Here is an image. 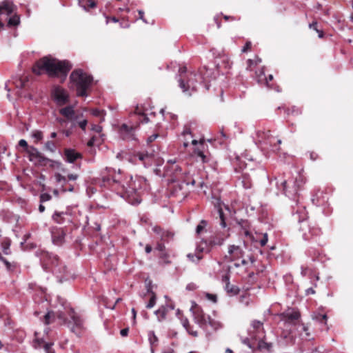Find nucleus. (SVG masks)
I'll use <instances>...</instances> for the list:
<instances>
[{"label": "nucleus", "instance_id": "obj_1", "mask_svg": "<svg viewBox=\"0 0 353 353\" xmlns=\"http://www.w3.org/2000/svg\"><path fill=\"white\" fill-rule=\"evenodd\" d=\"M101 185L115 189L121 196L132 205H138L141 201V193L148 188L147 180L141 176L130 177L125 186L123 181L121 170L105 168L101 173Z\"/></svg>", "mask_w": 353, "mask_h": 353}, {"label": "nucleus", "instance_id": "obj_2", "mask_svg": "<svg viewBox=\"0 0 353 353\" xmlns=\"http://www.w3.org/2000/svg\"><path fill=\"white\" fill-rule=\"evenodd\" d=\"M72 65L68 61H59L50 56H46L39 59L32 66V72L37 75L46 72L50 77L63 75L66 77L71 70Z\"/></svg>", "mask_w": 353, "mask_h": 353}, {"label": "nucleus", "instance_id": "obj_3", "mask_svg": "<svg viewBox=\"0 0 353 353\" xmlns=\"http://www.w3.org/2000/svg\"><path fill=\"white\" fill-rule=\"evenodd\" d=\"M292 216L294 221H297L300 224L299 231L304 240L310 241L321 235V228L311 226L307 220V213L305 205L296 203V207L292 206Z\"/></svg>", "mask_w": 353, "mask_h": 353}, {"label": "nucleus", "instance_id": "obj_4", "mask_svg": "<svg viewBox=\"0 0 353 353\" xmlns=\"http://www.w3.org/2000/svg\"><path fill=\"white\" fill-rule=\"evenodd\" d=\"M275 179L277 189L281 190L286 196L293 200L294 205H292V207H296V203L302 205L299 199V192L305 183L304 178L301 174L297 173L294 177L288 176V179L276 178Z\"/></svg>", "mask_w": 353, "mask_h": 353}, {"label": "nucleus", "instance_id": "obj_5", "mask_svg": "<svg viewBox=\"0 0 353 353\" xmlns=\"http://www.w3.org/2000/svg\"><path fill=\"white\" fill-rule=\"evenodd\" d=\"M93 77L84 72L81 69H77L72 72L70 75V83L71 87L76 89L78 97H86L87 90L91 86Z\"/></svg>", "mask_w": 353, "mask_h": 353}, {"label": "nucleus", "instance_id": "obj_6", "mask_svg": "<svg viewBox=\"0 0 353 353\" xmlns=\"http://www.w3.org/2000/svg\"><path fill=\"white\" fill-rule=\"evenodd\" d=\"M190 311L192 313L194 322L203 329L210 326L214 330H217L221 327L220 322L212 319L209 315L206 314L201 306L197 305L194 301L192 302Z\"/></svg>", "mask_w": 353, "mask_h": 353}, {"label": "nucleus", "instance_id": "obj_7", "mask_svg": "<svg viewBox=\"0 0 353 353\" xmlns=\"http://www.w3.org/2000/svg\"><path fill=\"white\" fill-rule=\"evenodd\" d=\"M37 255L39 257L41 266L46 272H52L55 275H59L61 272V268H59L60 259L57 254L46 250H40L37 252Z\"/></svg>", "mask_w": 353, "mask_h": 353}, {"label": "nucleus", "instance_id": "obj_8", "mask_svg": "<svg viewBox=\"0 0 353 353\" xmlns=\"http://www.w3.org/2000/svg\"><path fill=\"white\" fill-rule=\"evenodd\" d=\"M203 81V77L200 73L190 72L185 78L182 76L178 79L179 86L183 92L188 96H191L192 93L196 91L198 85H201Z\"/></svg>", "mask_w": 353, "mask_h": 353}, {"label": "nucleus", "instance_id": "obj_9", "mask_svg": "<svg viewBox=\"0 0 353 353\" xmlns=\"http://www.w3.org/2000/svg\"><path fill=\"white\" fill-rule=\"evenodd\" d=\"M69 315L70 320L68 321L64 314L60 312L57 315V318L61 321V323L67 325L72 332L78 334L83 327V321L72 308L70 309Z\"/></svg>", "mask_w": 353, "mask_h": 353}, {"label": "nucleus", "instance_id": "obj_10", "mask_svg": "<svg viewBox=\"0 0 353 353\" xmlns=\"http://www.w3.org/2000/svg\"><path fill=\"white\" fill-rule=\"evenodd\" d=\"M158 148H154V145H149L148 148L137 152L134 157L142 162L145 167L151 166L157 159Z\"/></svg>", "mask_w": 353, "mask_h": 353}, {"label": "nucleus", "instance_id": "obj_11", "mask_svg": "<svg viewBox=\"0 0 353 353\" xmlns=\"http://www.w3.org/2000/svg\"><path fill=\"white\" fill-rule=\"evenodd\" d=\"M258 141L261 143H263L264 144L269 145L270 147H272V150L274 151L279 150V148L275 145L276 142L279 145L281 143V140L279 139H276L273 137L270 130L263 131L259 130L256 132Z\"/></svg>", "mask_w": 353, "mask_h": 353}, {"label": "nucleus", "instance_id": "obj_12", "mask_svg": "<svg viewBox=\"0 0 353 353\" xmlns=\"http://www.w3.org/2000/svg\"><path fill=\"white\" fill-rule=\"evenodd\" d=\"M164 297L166 300L165 303L161 305L159 308L154 312V314L157 316L159 322H162L165 320L168 314L175 308V305L173 301L167 295Z\"/></svg>", "mask_w": 353, "mask_h": 353}, {"label": "nucleus", "instance_id": "obj_13", "mask_svg": "<svg viewBox=\"0 0 353 353\" xmlns=\"http://www.w3.org/2000/svg\"><path fill=\"white\" fill-rule=\"evenodd\" d=\"M52 96L57 105L59 106L65 105L69 100L67 91L59 86L53 89Z\"/></svg>", "mask_w": 353, "mask_h": 353}, {"label": "nucleus", "instance_id": "obj_14", "mask_svg": "<svg viewBox=\"0 0 353 353\" xmlns=\"http://www.w3.org/2000/svg\"><path fill=\"white\" fill-rule=\"evenodd\" d=\"M27 154L28 155L29 160L35 164H45L50 161L34 146L30 147Z\"/></svg>", "mask_w": 353, "mask_h": 353}, {"label": "nucleus", "instance_id": "obj_15", "mask_svg": "<svg viewBox=\"0 0 353 353\" xmlns=\"http://www.w3.org/2000/svg\"><path fill=\"white\" fill-rule=\"evenodd\" d=\"M281 320L290 324H295L301 317L299 311L294 308H290L280 314Z\"/></svg>", "mask_w": 353, "mask_h": 353}, {"label": "nucleus", "instance_id": "obj_16", "mask_svg": "<svg viewBox=\"0 0 353 353\" xmlns=\"http://www.w3.org/2000/svg\"><path fill=\"white\" fill-rule=\"evenodd\" d=\"M51 235L53 244L60 246L64 243L65 232L63 228H53L51 231Z\"/></svg>", "mask_w": 353, "mask_h": 353}, {"label": "nucleus", "instance_id": "obj_17", "mask_svg": "<svg viewBox=\"0 0 353 353\" xmlns=\"http://www.w3.org/2000/svg\"><path fill=\"white\" fill-rule=\"evenodd\" d=\"M205 139L203 138L201 139L199 141V147L196 148L194 151L193 154L195 157H196L197 159H199V160L205 163L210 161V157L208 155H205L203 152V149L205 147Z\"/></svg>", "mask_w": 353, "mask_h": 353}, {"label": "nucleus", "instance_id": "obj_18", "mask_svg": "<svg viewBox=\"0 0 353 353\" xmlns=\"http://www.w3.org/2000/svg\"><path fill=\"white\" fill-rule=\"evenodd\" d=\"M181 136L184 139L183 143L184 148H187L189 145L190 141L193 145H196L199 143L197 140L192 139L193 136L190 130V127L188 125L184 126L183 130L181 132Z\"/></svg>", "mask_w": 353, "mask_h": 353}, {"label": "nucleus", "instance_id": "obj_19", "mask_svg": "<svg viewBox=\"0 0 353 353\" xmlns=\"http://www.w3.org/2000/svg\"><path fill=\"white\" fill-rule=\"evenodd\" d=\"M134 130L135 128L134 127L123 124L120 128L121 137L125 140H133L135 139Z\"/></svg>", "mask_w": 353, "mask_h": 353}, {"label": "nucleus", "instance_id": "obj_20", "mask_svg": "<svg viewBox=\"0 0 353 353\" xmlns=\"http://www.w3.org/2000/svg\"><path fill=\"white\" fill-rule=\"evenodd\" d=\"M152 231L157 234L160 236L162 241H169L174 237V232L170 230H165L159 226H154L152 228Z\"/></svg>", "mask_w": 353, "mask_h": 353}, {"label": "nucleus", "instance_id": "obj_21", "mask_svg": "<svg viewBox=\"0 0 353 353\" xmlns=\"http://www.w3.org/2000/svg\"><path fill=\"white\" fill-rule=\"evenodd\" d=\"M222 281L225 283V290L230 296H235L239 293V288L230 283L229 275L225 274L223 276Z\"/></svg>", "mask_w": 353, "mask_h": 353}, {"label": "nucleus", "instance_id": "obj_22", "mask_svg": "<svg viewBox=\"0 0 353 353\" xmlns=\"http://www.w3.org/2000/svg\"><path fill=\"white\" fill-rule=\"evenodd\" d=\"M228 254L230 255V261H235L243 257L244 252L239 245H230L228 247Z\"/></svg>", "mask_w": 353, "mask_h": 353}, {"label": "nucleus", "instance_id": "obj_23", "mask_svg": "<svg viewBox=\"0 0 353 353\" xmlns=\"http://www.w3.org/2000/svg\"><path fill=\"white\" fill-rule=\"evenodd\" d=\"M16 6L10 0H3L0 3V14H11L15 10Z\"/></svg>", "mask_w": 353, "mask_h": 353}, {"label": "nucleus", "instance_id": "obj_24", "mask_svg": "<svg viewBox=\"0 0 353 353\" xmlns=\"http://www.w3.org/2000/svg\"><path fill=\"white\" fill-rule=\"evenodd\" d=\"M328 197L327 194H324L323 192L317 190L316 193L312 196V202L316 206L323 205L327 203Z\"/></svg>", "mask_w": 353, "mask_h": 353}, {"label": "nucleus", "instance_id": "obj_25", "mask_svg": "<svg viewBox=\"0 0 353 353\" xmlns=\"http://www.w3.org/2000/svg\"><path fill=\"white\" fill-rule=\"evenodd\" d=\"M181 168L178 165H174L172 167H167L165 170V175L171 177V181H175L181 174Z\"/></svg>", "mask_w": 353, "mask_h": 353}, {"label": "nucleus", "instance_id": "obj_26", "mask_svg": "<svg viewBox=\"0 0 353 353\" xmlns=\"http://www.w3.org/2000/svg\"><path fill=\"white\" fill-rule=\"evenodd\" d=\"M52 220L58 224H63L70 221V214L67 212L55 211L53 214Z\"/></svg>", "mask_w": 353, "mask_h": 353}, {"label": "nucleus", "instance_id": "obj_27", "mask_svg": "<svg viewBox=\"0 0 353 353\" xmlns=\"http://www.w3.org/2000/svg\"><path fill=\"white\" fill-rule=\"evenodd\" d=\"M65 159L67 162L72 163L77 159L82 157L81 154L74 149L66 148L64 150Z\"/></svg>", "mask_w": 353, "mask_h": 353}, {"label": "nucleus", "instance_id": "obj_28", "mask_svg": "<svg viewBox=\"0 0 353 353\" xmlns=\"http://www.w3.org/2000/svg\"><path fill=\"white\" fill-rule=\"evenodd\" d=\"M238 183L241 185L244 189H250L252 187V181L249 174L243 172L238 179Z\"/></svg>", "mask_w": 353, "mask_h": 353}, {"label": "nucleus", "instance_id": "obj_29", "mask_svg": "<svg viewBox=\"0 0 353 353\" xmlns=\"http://www.w3.org/2000/svg\"><path fill=\"white\" fill-rule=\"evenodd\" d=\"M251 327L253 329V332L254 333V336L256 337L257 334H264V328H263V322L254 320L251 323Z\"/></svg>", "mask_w": 353, "mask_h": 353}, {"label": "nucleus", "instance_id": "obj_30", "mask_svg": "<svg viewBox=\"0 0 353 353\" xmlns=\"http://www.w3.org/2000/svg\"><path fill=\"white\" fill-rule=\"evenodd\" d=\"M147 292L151 295L149 302L146 305L148 309L153 307L157 302V296L154 292L152 290L151 282L150 281L146 284Z\"/></svg>", "mask_w": 353, "mask_h": 353}, {"label": "nucleus", "instance_id": "obj_31", "mask_svg": "<svg viewBox=\"0 0 353 353\" xmlns=\"http://www.w3.org/2000/svg\"><path fill=\"white\" fill-rule=\"evenodd\" d=\"M59 268H61V272L59 275H56L59 279V282L62 283L63 281L67 280L70 278L69 272L67 270L66 266L59 260Z\"/></svg>", "mask_w": 353, "mask_h": 353}, {"label": "nucleus", "instance_id": "obj_32", "mask_svg": "<svg viewBox=\"0 0 353 353\" xmlns=\"http://www.w3.org/2000/svg\"><path fill=\"white\" fill-rule=\"evenodd\" d=\"M59 113L68 120L74 119V110L72 106L69 105L60 109Z\"/></svg>", "mask_w": 353, "mask_h": 353}, {"label": "nucleus", "instance_id": "obj_33", "mask_svg": "<svg viewBox=\"0 0 353 353\" xmlns=\"http://www.w3.org/2000/svg\"><path fill=\"white\" fill-rule=\"evenodd\" d=\"M241 226V233L243 234L245 237H252V233L250 231V225L248 221L241 220L239 223Z\"/></svg>", "mask_w": 353, "mask_h": 353}, {"label": "nucleus", "instance_id": "obj_34", "mask_svg": "<svg viewBox=\"0 0 353 353\" xmlns=\"http://www.w3.org/2000/svg\"><path fill=\"white\" fill-rule=\"evenodd\" d=\"M181 321L183 327L190 335L194 337L198 336V332L193 330V327L190 324L189 320L187 318H182Z\"/></svg>", "mask_w": 353, "mask_h": 353}, {"label": "nucleus", "instance_id": "obj_35", "mask_svg": "<svg viewBox=\"0 0 353 353\" xmlns=\"http://www.w3.org/2000/svg\"><path fill=\"white\" fill-rule=\"evenodd\" d=\"M54 179L57 183V185L59 187L60 190H61L63 187L68 184V181L66 177L62 176L59 173H56L54 174Z\"/></svg>", "mask_w": 353, "mask_h": 353}, {"label": "nucleus", "instance_id": "obj_36", "mask_svg": "<svg viewBox=\"0 0 353 353\" xmlns=\"http://www.w3.org/2000/svg\"><path fill=\"white\" fill-rule=\"evenodd\" d=\"M148 341L152 347L157 345L159 341L158 337L156 336L154 331H150L148 332ZM151 353H154V350L151 347Z\"/></svg>", "mask_w": 353, "mask_h": 353}, {"label": "nucleus", "instance_id": "obj_37", "mask_svg": "<svg viewBox=\"0 0 353 353\" xmlns=\"http://www.w3.org/2000/svg\"><path fill=\"white\" fill-rule=\"evenodd\" d=\"M10 244H11V241L8 238H5L2 241L1 248H2L3 252L4 254L8 255L10 254V252H11L10 250Z\"/></svg>", "mask_w": 353, "mask_h": 353}, {"label": "nucleus", "instance_id": "obj_38", "mask_svg": "<svg viewBox=\"0 0 353 353\" xmlns=\"http://www.w3.org/2000/svg\"><path fill=\"white\" fill-rule=\"evenodd\" d=\"M272 347V344L271 343H268L263 339L259 340L258 343V348L260 350H265L268 352H270Z\"/></svg>", "mask_w": 353, "mask_h": 353}, {"label": "nucleus", "instance_id": "obj_39", "mask_svg": "<svg viewBox=\"0 0 353 353\" xmlns=\"http://www.w3.org/2000/svg\"><path fill=\"white\" fill-rule=\"evenodd\" d=\"M310 29H312L316 31L318 33V37L320 39L324 37V32L323 30L318 28V23L316 21H313L312 23L309 24Z\"/></svg>", "mask_w": 353, "mask_h": 353}, {"label": "nucleus", "instance_id": "obj_40", "mask_svg": "<svg viewBox=\"0 0 353 353\" xmlns=\"http://www.w3.org/2000/svg\"><path fill=\"white\" fill-rule=\"evenodd\" d=\"M59 312H57V314H55L54 312H48L46 315L44 316V319H43V322L46 325H49L50 324L53 319H54L55 317V314H57V316L58 315Z\"/></svg>", "mask_w": 353, "mask_h": 353}, {"label": "nucleus", "instance_id": "obj_41", "mask_svg": "<svg viewBox=\"0 0 353 353\" xmlns=\"http://www.w3.org/2000/svg\"><path fill=\"white\" fill-rule=\"evenodd\" d=\"M20 23V17L18 14H14L10 17L8 21V26L10 27L17 26Z\"/></svg>", "mask_w": 353, "mask_h": 353}, {"label": "nucleus", "instance_id": "obj_42", "mask_svg": "<svg viewBox=\"0 0 353 353\" xmlns=\"http://www.w3.org/2000/svg\"><path fill=\"white\" fill-rule=\"evenodd\" d=\"M31 137L35 140V142H39L43 139V134L41 130H35L32 131Z\"/></svg>", "mask_w": 353, "mask_h": 353}, {"label": "nucleus", "instance_id": "obj_43", "mask_svg": "<svg viewBox=\"0 0 353 353\" xmlns=\"http://www.w3.org/2000/svg\"><path fill=\"white\" fill-rule=\"evenodd\" d=\"M187 257L189 259L190 261L194 263H198L201 259H203V255L202 254L200 253H190L187 255Z\"/></svg>", "mask_w": 353, "mask_h": 353}, {"label": "nucleus", "instance_id": "obj_44", "mask_svg": "<svg viewBox=\"0 0 353 353\" xmlns=\"http://www.w3.org/2000/svg\"><path fill=\"white\" fill-rule=\"evenodd\" d=\"M313 319L316 320V321L319 322L320 323L326 324L327 323V316L326 314H316L313 315Z\"/></svg>", "mask_w": 353, "mask_h": 353}, {"label": "nucleus", "instance_id": "obj_45", "mask_svg": "<svg viewBox=\"0 0 353 353\" xmlns=\"http://www.w3.org/2000/svg\"><path fill=\"white\" fill-rule=\"evenodd\" d=\"M44 149L47 151L54 153L56 151L57 146L54 141H48L44 145Z\"/></svg>", "mask_w": 353, "mask_h": 353}, {"label": "nucleus", "instance_id": "obj_46", "mask_svg": "<svg viewBox=\"0 0 353 353\" xmlns=\"http://www.w3.org/2000/svg\"><path fill=\"white\" fill-rule=\"evenodd\" d=\"M217 211H218V214H219V219H220V225L222 228H225L227 225H226L225 217L223 211L221 208H219L217 210Z\"/></svg>", "mask_w": 353, "mask_h": 353}, {"label": "nucleus", "instance_id": "obj_47", "mask_svg": "<svg viewBox=\"0 0 353 353\" xmlns=\"http://www.w3.org/2000/svg\"><path fill=\"white\" fill-rule=\"evenodd\" d=\"M208 223L205 220H201L199 224L196 228V233L200 234L207 226Z\"/></svg>", "mask_w": 353, "mask_h": 353}, {"label": "nucleus", "instance_id": "obj_48", "mask_svg": "<svg viewBox=\"0 0 353 353\" xmlns=\"http://www.w3.org/2000/svg\"><path fill=\"white\" fill-rule=\"evenodd\" d=\"M81 6L85 10L89 11L90 9L96 7V2L94 0H87L85 3Z\"/></svg>", "mask_w": 353, "mask_h": 353}, {"label": "nucleus", "instance_id": "obj_49", "mask_svg": "<svg viewBox=\"0 0 353 353\" xmlns=\"http://www.w3.org/2000/svg\"><path fill=\"white\" fill-rule=\"evenodd\" d=\"M285 112L288 115H290V114L299 115V114H301V110L295 106H293L291 108L286 109Z\"/></svg>", "mask_w": 353, "mask_h": 353}, {"label": "nucleus", "instance_id": "obj_50", "mask_svg": "<svg viewBox=\"0 0 353 353\" xmlns=\"http://www.w3.org/2000/svg\"><path fill=\"white\" fill-rule=\"evenodd\" d=\"M228 236L229 234H227L225 237H215L211 241V243L214 245H221Z\"/></svg>", "mask_w": 353, "mask_h": 353}, {"label": "nucleus", "instance_id": "obj_51", "mask_svg": "<svg viewBox=\"0 0 353 353\" xmlns=\"http://www.w3.org/2000/svg\"><path fill=\"white\" fill-rule=\"evenodd\" d=\"M268 235L267 233H263L261 234V236H260V239H259V243L260 244L261 246H265L266 245V243H268Z\"/></svg>", "mask_w": 353, "mask_h": 353}, {"label": "nucleus", "instance_id": "obj_52", "mask_svg": "<svg viewBox=\"0 0 353 353\" xmlns=\"http://www.w3.org/2000/svg\"><path fill=\"white\" fill-rule=\"evenodd\" d=\"M252 236L253 238L246 237V239L248 241H250L252 243H257L259 241L261 233L256 232L254 234L252 233Z\"/></svg>", "mask_w": 353, "mask_h": 353}, {"label": "nucleus", "instance_id": "obj_53", "mask_svg": "<svg viewBox=\"0 0 353 353\" xmlns=\"http://www.w3.org/2000/svg\"><path fill=\"white\" fill-rule=\"evenodd\" d=\"M52 199V196L48 193H42L40 194L39 199L41 203H44L50 201Z\"/></svg>", "mask_w": 353, "mask_h": 353}, {"label": "nucleus", "instance_id": "obj_54", "mask_svg": "<svg viewBox=\"0 0 353 353\" xmlns=\"http://www.w3.org/2000/svg\"><path fill=\"white\" fill-rule=\"evenodd\" d=\"M53 343H46L43 345V349L46 353H55L54 350L52 348Z\"/></svg>", "mask_w": 353, "mask_h": 353}, {"label": "nucleus", "instance_id": "obj_55", "mask_svg": "<svg viewBox=\"0 0 353 353\" xmlns=\"http://www.w3.org/2000/svg\"><path fill=\"white\" fill-rule=\"evenodd\" d=\"M19 146L24 148L27 152L30 146H28L27 141L25 139H21L18 143Z\"/></svg>", "mask_w": 353, "mask_h": 353}, {"label": "nucleus", "instance_id": "obj_56", "mask_svg": "<svg viewBox=\"0 0 353 353\" xmlns=\"http://www.w3.org/2000/svg\"><path fill=\"white\" fill-rule=\"evenodd\" d=\"M205 297L210 301L216 303L217 302V296L216 294H210V293H206Z\"/></svg>", "mask_w": 353, "mask_h": 353}, {"label": "nucleus", "instance_id": "obj_57", "mask_svg": "<svg viewBox=\"0 0 353 353\" xmlns=\"http://www.w3.org/2000/svg\"><path fill=\"white\" fill-rule=\"evenodd\" d=\"M74 191V185L73 184H71V183H69L65 185V187H63L62 188V190H61V192H73Z\"/></svg>", "mask_w": 353, "mask_h": 353}, {"label": "nucleus", "instance_id": "obj_58", "mask_svg": "<svg viewBox=\"0 0 353 353\" xmlns=\"http://www.w3.org/2000/svg\"><path fill=\"white\" fill-rule=\"evenodd\" d=\"M91 113L94 117H101L103 114V110H99V109H92L91 110Z\"/></svg>", "mask_w": 353, "mask_h": 353}, {"label": "nucleus", "instance_id": "obj_59", "mask_svg": "<svg viewBox=\"0 0 353 353\" xmlns=\"http://www.w3.org/2000/svg\"><path fill=\"white\" fill-rule=\"evenodd\" d=\"M159 137L158 134H153L151 136L148 137L147 139V145L148 146L151 145V143H152L157 137Z\"/></svg>", "mask_w": 353, "mask_h": 353}, {"label": "nucleus", "instance_id": "obj_60", "mask_svg": "<svg viewBox=\"0 0 353 353\" xmlns=\"http://www.w3.org/2000/svg\"><path fill=\"white\" fill-rule=\"evenodd\" d=\"M198 288V285L194 283H190L186 285V290L188 291H194Z\"/></svg>", "mask_w": 353, "mask_h": 353}, {"label": "nucleus", "instance_id": "obj_61", "mask_svg": "<svg viewBox=\"0 0 353 353\" xmlns=\"http://www.w3.org/2000/svg\"><path fill=\"white\" fill-rule=\"evenodd\" d=\"M240 302L244 303L245 305L249 304V296L243 294L240 296Z\"/></svg>", "mask_w": 353, "mask_h": 353}, {"label": "nucleus", "instance_id": "obj_62", "mask_svg": "<svg viewBox=\"0 0 353 353\" xmlns=\"http://www.w3.org/2000/svg\"><path fill=\"white\" fill-rule=\"evenodd\" d=\"M176 164H177L176 158L168 160L167 164L165 166V170H166L167 167H172V166H174V165H176Z\"/></svg>", "mask_w": 353, "mask_h": 353}, {"label": "nucleus", "instance_id": "obj_63", "mask_svg": "<svg viewBox=\"0 0 353 353\" xmlns=\"http://www.w3.org/2000/svg\"><path fill=\"white\" fill-rule=\"evenodd\" d=\"M34 347H41L42 344H45L46 343L44 342L43 339H39V338H37L35 340H34ZM44 345H43V346Z\"/></svg>", "mask_w": 353, "mask_h": 353}, {"label": "nucleus", "instance_id": "obj_64", "mask_svg": "<svg viewBox=\"0 0 353 353\" xmlns=\"http://www.w3.org/2000/svg\"><path fill=\"white\" fill-rule=\"evenodd\" d=\"M88 124V121L86 119H83L78 122L79 126L83 130H85L86 126Z\"/></svg>", "mask_w": 353, "mask_h": 353}]
</instances>
